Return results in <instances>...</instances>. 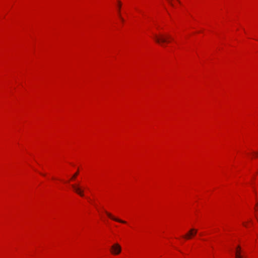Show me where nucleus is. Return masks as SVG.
Returning <instances> with one entry per match:
<instances>
[{"mask_svg":"<svg viewBox=\"0 0 258 258\" xmlns=\"http://www.w3.org/2000/svg\"><path fill=\"white\" fill-rule=\"evenodd\" d=\"M154 39L157 43L163 45L164 43L169 42L170 36L168 35L165 34H160V35H155L154 37Z\"/></svg>","mask_w":258,"mask_h":258,"instance_id":"f257e3e1","label":"nucleus"},{"mask_svg":"<svg viewBox=\"0 0 258 258\" xmlns=\"http://www.w3.org/2000/svg\"><path fill=\"white\" fill-rule=\"evenodd\" d=\"M121 247L120 245L117 243L113 244L111 246L110 252L112 254L118 255L121 252Z\"/></svg>","mask_w":258,"mask_h":258,"instance_id":"f03ea898","label":"nucleus"},{"mask_svg":"<svg viewBox=\"0 0 258 258\" xmlns=\"http://www.w3.org/2000/svg\"><path fill=\"white\" fill-rule=\"evenodd\" d=\"M197 229L191 228L184 236H183V237L186 239H190L192 236H194L197 234Z\"/></svg>","mask_w":258,"mask_h":258,"instance_id":"7ed1b4c3","label":"nucleus"},{"mask_svg":"<svg viewBox=\"0 0 258 258\" xmlns=\"http://www.w3.org/2000/svg\"><path fill=\"white\" fill-rule=\"evenodd\" d=\"M72 187L74 191L81 197H84V190L82 189L79 186L73 184Z\"/></svg>","mask_w":258,"mask_h":258,"instance_id":"20e7f679","label":"nucleus"},{"mask_svg":"<svg viewBox=\"0 0 258 258\" xmlns=\"http://www.w3.org/2000/svg\"><path fill=\"white\" fill-rule=\"evenodd\" d=\"M105 212L106 214V215L108 216V217L109 218H110V219H111L112 220H114L117 222H120V223H124V224L126 223V222L125 221H123L122 220H120V219H117V218L114 217L110 213L107 212V211H105Z\"/></svg>","mask_w":258,"mask_h":258,"instance_id":"39448f33","label":"nucleus"},{"mask_svg":"<svg viewBox=\"0 0 258 258\" xmlns=\"http://www.w3.org/2000/svg\"><path fill=\"white\" fill-rule=\"evenodd\" d=\"M235 258H242L241 247L239 245L237 246L235 250Z\"/></svg>","mask_w":258,"mask_h":258,"instance_id":"423d86ee","label":"nucleus"},{"mask_svg":"<svg viewBox=\"0 0 258 258\" xmlns=\"http://www.w3.org/2000/svg\"><path fill=\"white\" fill-rule=\"evenodd\" d=\"M118 16H119V15H120V8H121V4L120 1H118Z\"/></svg>","mask_w":258,"mask_h":258,"instance_id":"0eeeda50","label":"nucleus"},{"mask_svg":"<svg viewBox=\"0 0 258 258\" xmlns=\"http://www.w3.org/2000/svg\"><path fill=\"white\" fill-rule=\"evenodd\" d=\"M78 175V172H77L76 173H75L72 176V179H74L76 178V177L77 176V175Z\"/></svg>","mask_w":258,"mask_h":258,"instance_id":"6e6552de","label":"nucleus"},{"mask_svg":"<svg viewBox=\"0 0 258 258\" xmlns=\"http://www.w3.org/2000/svg\"><path fill=\"white\" fill-rule=\"evenodd\" d=\"M119 16V18L120 19L121 21L122 22H123V21H124V19H123V18L121 16V15H119V16Z\"/></svg>","mask_w":258,"mask_h":258,"instance_id":"1a4fd4ad","label":"nucleus"},{"mask_svg":"<svg viewBox=\"0 0 258 258\" xmlns=\"http://www.w3.org/2000/svg\"><path fill=\"white\" fill-rule=\"evenodd\" d=\"M168 2L172 6H173V4L169 0H168Z\"/></svg>","mask_w":258,"mask_h":258,"instance_id":"9d476101","label":"nucleus"},{"mask_svg":"<svg viewBox=\"0 0 258 258\" xmlns=\"http://www.w3.org/2000/svg\"><path fill=\"white\" fill-rule=\"evenodd\" d=\"M242 258H246L243 255H242Z\"/></svg>","mask_w":258,"mask_h":258,"instance_id":"9b49d317","label":"nucleus"},{"mask_svg":"<svg viewBox=\"0 0 258 258\" xmlns=\"http://www.w3.org/2000/svg\"><path fill=\"white\" fill-rule=\"evenodd\" d=\"M256 206L258 207V203H256ZM257 210L258 211V209H257Z\"/></svg>","mask_w":258,"mask_h":258,"instance_id":"f8f14e48","label":"nucleus"},{"mask_svg":"<svg viewBox=\"0 0 258 258\" xmlns=\"http://www.w3.org/2000/svg\"><path fill=\"white\" fill-rule=\"evenodd\" d=\"M243 224L244 226H246V225L244 223H243Z\"/></svg>","mask_w":258,"mask_h":258,"instance_id":"ddd939ff","label":"nucleus"},{"mask_svg":"<svg viewBox=\"0 0 258 258\" xmlns=\"http://www.w3.org/2000/svg\"><path fill=\"white\" fill-rule=\"evenodd\" d=\"M256 155L258 156V153H256Z\"/></svg>","mask_w":258,"mask_h":258,"instance_id":"4468645a","label":"nucleus"}]
</instances>
